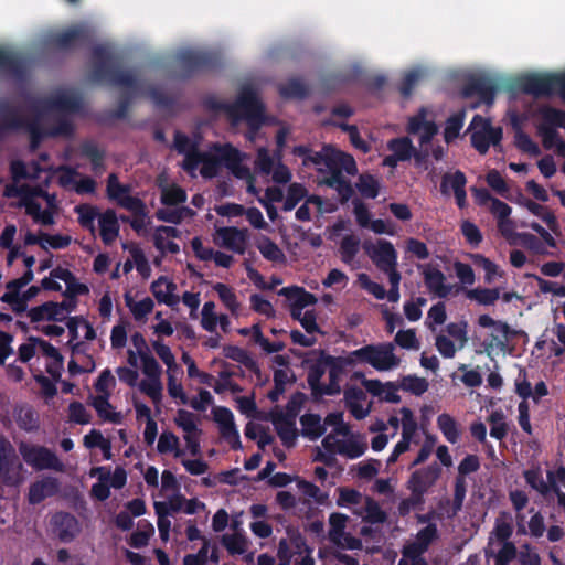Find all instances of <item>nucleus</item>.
Segmentation results:
<instances>
[{
	"label": "nucleus",
	"instance_id": "1",
	"mask_svg": "<svg viewBox=\"0 0 565 565\" xmlns=\"http://www.w3.org/2000/svg\"><path fill=\"white\" fill-rule=\"evenodd\" d=\"M203 105L209 110L224 111L233 122L245 120L254 129H258L264 121L265 107L252 86H244L234 103L207 96Z\"/></svg>",
	"mask_w": 565,
	"mask_h": 565
},
{
	"label": "nucleus",
	"instance_id": "2",
	"mask_svg": "<svg viewBox=\"0 0 565 565\" xmlns=\"http://www.w3.org/2000/svg\"><path fill=\"white\" fill-rule=\"evenodd\" d=\"M93 68L90 79L113 86L126 87L132 92L139 88L136 75L120 67L119 58L105 45H96L92 50Z\"/></svg>",
	"mask_w": 565,
	"mask_h": 565
},
{
	"label": "nucleus",
	"instance_id": "3",
	"mask_svg": "<svg viewBox=\"0 0 565 565\" xmlns=\"http://www.w3.org/2000/svg\"><path fill=\"white\" fill-rule=\"evenodd\" d=\"M518 88L534 97L558 94L565 102V72L561 74H529L519 78Z\"/></svg>",
	"mask_w": 565,
	"mask_h": 565
},
{
	"label": "nucleus",
	"instance_id": "4",
	"mask_svg": "<svg viewBox=\"0 0 565 565\" xmlns=\"http://www.w3.org/2000/svg\"><path fill=\"white\" fill-rule=\"evenodd\" d=\"M468 130H472L470 136L471 146L480 153L486 154L490 146L495 150L501 149V141L503 138V129L498 126L494 127L489 118L481 115H475Z\"/></svg>",
	"mask_w": 565,
	"mask_h": 565
},
{
	"label": "nucleus",
	"instance_id": "5",
	"mask_svg": "<svg viewBox=\"0 0 565 565\" xmlns=\"http://www.w3.org/2000/svg\"><path fill=\"white\" fill-rule=\"evenodd\" d=\"M175 61L183 78L214 71L220 67L221 58L217 53L206 51L183 50L175 55Z\"/></svg>",
	"mask_w": 565,
	"mask_h": 565
},
{
	"label": "nucleus",
	"instance_id": "6",
	"mask_svg": "<svg viewBox=\"0 0 565 565\" xmlns=\"http://www.w3.org/2000/svg\"><path fill=\"white\" fill-rule=\"evenodd\" d=\"M18 450L23 461L35 471L55 470L61 472L64 469V465L56 454L45 446L21 440L18 443Z\"/></svg>",
	"mask_w": 565,
	"mask_h": 565
},
{
	"label": "nucleus",
	"instance_id": "7",
	"mask_svg": "<svg viewBox=\"0 0 565 565\" xmlns=\"http://www.w3.org/2000/svg\"><path fill=\"white\" fill-rule=\"evenodd\" d=\"M23 465L12 444L0 435V487H18L23 481Z\"/></svg>",
	"mask_w": 565,
	"mask_h": 565
},
{
	"label": "nucleus",
	"instance_id": "8",
	"mask_svg": "<svg viewBox=\"0 0 565 565\" xmlns=\"http://www.w3.org/2000/svg\"><path fill=\"white\" fill-rule=\"evenodd\" d=\"M131 186L121 184L116 173H110L107 179L106 192L109 200L116 201L121 207L134 215L146 216V205L139 199L130 195Z\"/></svg>",
	"mask_w": 565,
	"mask_h": 565
},
{
	"label": "nucleus",
	"instance_id": "9",
	"mask_svg": "<svg viewBox=\"0 0 565 565\" xmlns=\"http://www.w3.org/2000/svg\"><path fill=\"white\" fill-rule=\"evenodd\" d=\"M499 86L497 82L484 75L471 76L462 87L461 94L465 98L478 96L479 100L471 105L477 108L481 104L492 106L495 99Z\"/></svg>",
	"mask_w": 565,
	"mask_h": 565
},
{
	"label": "nucleus",
	"instance_id": "10",
	"mask_svg": "<svg viewBox=\"0 0 565 565\" xmlns=\"http://www.w3.org/2000/svg\"><path fill=\"white\" fill-rule=\"evenodd\" d=\"M418 269L423 275L425 287L434 297L445 299L451 295L454 288L456 292L460 290L459 286L447 284L445 274L431 264L419 265Z\"/></svg>",
	"mask_w": 565,
	"mask_h": 565
},
{
	"label": "nucleus",
	"instance_id": "11",
	"mask_svg": "<svg viewBox=\"0 0 565 565\" xmlns=\"http://www.w3.org/2000/svg\"><path fill=\"white\" fill-rule=\"evenodd\" d=\"M89 39V32L84 25H74L61 32L51 34L47 43L61 51H70L82 46Z\"/></svg>",
	"mask_w": 565,
	"mask_h": 565
},
{
	"label": "nucleus",
	"instance_id": "12",
	"mask_svg": "<svg viewBox=\"0 0 565 565\" xmlns=\"http://www.w3.org/2000/svg\"><path fill=\"white\" fill-rule=\"evenodd\" d=\"M309 355H318L316 360L307 358L303 363L308 365L307 382L311 390V394L315 398L322 396V387L324 384L321 383V379L326 374L328 364L324 363V358L330 356L324 350H312Z\"/></svg>",
	"mask_w": 565,
	"mask_h": 565
},
{
	"label": "nucleus",
	"instance_id": "13",
	"mask_svg": "<svg viewBox=\"0 0 565 565\" xmlns=\"http://www.w3.org/2000/svg\"><path fill=\"white\" fill-rule=\"evenodd\" d=\"M443 469L439 463L433 462L426 467L413 471L406 482L408 490H414L425 495L440 478Z\"/></svg>",
	"mask_w": 565,
	"mask_h": 565
},
{
	"label": "nucleus",
	"instance_id": "14",
	"mask_svg": "<svg viewBox=\"0 0 565 565\" xmlns=\"http://www.w3.org/2000/svg\"><path fill=\"white\" fill-rule=\"evenodd\" d=\"M363 247L380 270L396 267L397 253L391 242L386 239H379L376 244L365 242Z\"/></svg>",
	"mask_w": 565,
	"mask_h": 565
},
{
	"label": "nucleus",
	"instance_id": "15",
	"mask_svg": "<svg viewBox=\"0 0 565 565\" xmlns=\"http://www.w3.org/2000/svg\"><path fill=\"white\" fill-rule=\"evenodd\" d=\"M213 415L218 424L221 436L231 444L232 449H241L242 443L232 411L225 406H217L213 409Z\"/></svg>",
	"mask_w": 565,
	"mask_h": 565
},
{
	"label": "nucleus",
	"instance_id": "16",
	"mask_svg": "<svg viewBox=\"0 0 565 565\" xmlns=\"http://www.w3.org/2000/svg\"><path fill=\"white\" fill-rule=\"evenodd\" d=\"M54 533L63 543L72 542L79 533L78 520L68 512H56L51 520Z\"/></svg>",
	"mask_w": 565,
	"mask_h": 565
},
{
	"label": "nucleus",
	"instance_id": "17",
	"mask_svg": "<svg viewBox=\"0 0 565 565\" xmlns=\"http://www.w3.org/2000/svg\"><path fill=\"white\" fill-rule=\"evenodd\" d=\"M324 361L328 364L329 383L322 387V396H334L341 393V376L345 373L350 361L343 360L342 356L333 355L324 358Z\"/></svg>",
	"mask_w": 565,
	"mask_h": 565
},
{
	"label": "nucleus",
	"instance_id": "18",
	"mask_svg": "<svg viewBox=\"0 0 565 565\" xmlns=\"http://www.w3.org/2000/svg\"><path fill=\"white\" fill-rule=\"evenodd\" d=\"M369 364L377 371H388L399 364L392 343L372 344Z\"/></svg>",
	"mask_w": 565,
	"mask_h": 565
},
{
	"label": "nucleus",
	"instance_id": "19",
	"mask_svg": "<svg viewBox=\"0 0 565 565\" xmlns=\"http://www.w3.org/2000/svg\"><path fill=\"white\" fill-rule=\"evenodd\" d=\"M217 235L222 239V246L238 255L246 252L248 233L246 228L226 226L217 230Z\"/></svg>",
	"mask_w": 565,
	"mask_h": 565
},
{
	"label": "nucleus",
	"instance_id": "20",
	"mask_svg": "<svg viewBox=\"0 0 565 565\" xmlns=\"http://www.w3.org/2000/svg\"><path fill=\"white\" fill-rule=\"evenodd\" d=\"M223 166L239 180L252 179L253 174L247 166L242 164L243 153L234 146L226 143L223 149Z\"/></svg>",
	"mask_w": 565,
	"mask_h": 565
},
{
	"label": "nucleus",
	"instance_id": "21",
	"mask_svg": "<svg viewBox=\"0 0 565 565\" xmlns=\"http://www.w3.org/2000/svg\"><path fill=\"white\" fill-rule=\"evenodd\" d=\"M0 136L8 131L21 130L25 125V117L20 109L7 100H0Z\"/></svg>",
	"mask_w": 565,
	"mask_h": 565
},
{
	"label": "nucleus",
	"instance_id": "22",
	"mask_svg": "<svg viewBox=\"0 0 565 565\" xmlns=\"http://www.w3.org/2000/svg\"><path fill=\"white\" fill-rule=\"evenodd\" d=\"M58 492V481L56 478L46 477L34 481L29 487L28 501L35 505L43 502L46 498L54 497Z\"/></svg>",
	"mask_w": 565,
	"mask_h": 565
},
{
	"label": "nucleus",
	"instance_id": "23",
	"mask_svg": "<svg viewBox=\"0 0 565 565\" xmlns=\"http://www.w3.org/2000/svg\"><path fill=\"white\" fill-rule=\"evenodd\" d=\"M150 290L158 302L169 307H173L180 301L179 297L174 295L177 285L164 276H160L157 280L152 281Z\"/></svg>",
	"mask_w": 565,
	"mask_h": 565
},
{
	"label": "nucleus",
	"instance_id": "24",
	"mask_svg": "<svg viewBox=\"0 0 565 565\" xmlns=\"http://www.w3.org/2000/svg\"><path fill=\"white\" fill-rule=\"evenodd\" d=\"M99 234L105 245H110L119 235L120 226L116 212L111 209L106 210L99 215Z\"/></svg>",
	"mask_w": 565,
	"mask_h": 565
},
{
	"label": "nucleus",
	"instance_id": "25",
	"mask_svg": "<svg viewBox=\"0 0 565 565\" xmlns=\"http://www.w3.org/2000/svg\"><path fill=\"white\" fill-rule=\"evenodd\" d=\"M13 417L18 427L26 433L36 431L40 427L38 413L28 404L15 405Z\"/></svg>",
	"mask_w": 565,
	"mask_h": 565
},
{
	"label": "nucleus",
	"instance_id": "26",
	"mask_svg": "<svg viewBox=\"0 0 565 565\" xmlns=\"http://www.w3.org/2000/svg\"><path fill=\"white\" fill-rule=\"evenodd\" d=\"M31 322H40L43 320L62 322L65 320V315H61L57 308V302L46 301L40 306L33 307L28 311Z\"/></svg>",
	"mask_w": 565,
	"mask_h": 565
},
{
	"label": "nucleus",
	"instance_id": "27",
	"mask_svg": "<svg viewBox=\"0 0 565 565\" xmlns=\"http://www.w3.org/2000/svg\"><path fill=\"white\" fill-rule=\"evenodd\" d=\"M81 156L89 159L92 163V171L95 174H100L105 170L106 153L94 141L87 140L79 146Z\"/></svg>",
	"mask_w": 565,
	"mask_h": 565
},
{
	"label": "nucleus",
	"instance_id": "28",
	"mask_svg": "<svg viewBox=\"0 0 565 565\" xmlns=\"http://www.w3.org/2000/svg\"><path fill=\"white\" fill-rule=\"evenodd\" d=\"M277 435L279 436L282 445L287 448H291L296 445L298 430L296 427V420L279 419L275 416H269Z\"/></svg>",
	"mask_w": 565,
	"mask_h": 565
},
{
	"label": "nucleus",
	"instance_id": "29",
	"mask_svg": "<svg viewBox=\"0 0 565 565\" xmlns=\"http://www.w3.org/2000/svg\"><path fill=\"white\" fill-rule=\"evenodd\" d=\"M301 435L316 440L321 437L326 431V426L321 423L319 414L307 413L300 417Z\"/></svg>",
	"mask_w": 565,
	"mask_h": 565
},
{
	"label": "nucleus",
	"instance_id": "30",
	"mask_svg": "<svg viewBox=\"0 0 565 565\" xmlns=\"http://www.w3.org/2000/svg\"><path fill=\"white\" fill-rule=\"evenodd\" d=\"M110 394H99L92 397L90 405L97 412V415L106 422L118 424L121 420V415L113 411V406L109 403Z\"/></svg>",
	"mask_w": 565,
	"mask_h": 565
},
{
	"label": "nucleus",
	"instance_id": "31",
	"mask_svg": "<svg viewBox=\"0 0 565 565\" xmlns=\"http://www.w3.org/2000/svg\"><path fill=\"white\" fill-rule=\"evenodd\" d=\"M223 354L225 358L231 359L235 362L244 365L248 371L259 373V366L257 362L250 356V354L237 345L227 344L223 348Z\"/></svg>",
	"mask_w": 565,
	"mask_h": 565
},
{
	"label": "nucleus",
	"instance_id": "32",
	"mask_svg": "<svg viewBox=\"0 0 565 565\" xmlns=\"http://www.w3.org/2000/svg\"><path fill=\"white\" fill-rule=\"evenodd\" d=\"M306 401L307 395L298 391L290 396L286 405V412H281L278 409L271 411L269 413V416H275L278 417L279 419L296 420Z\"/></svg>",
	"mask_w": 565,
	"mask_h": 565
},
{
	"label": "nucleus",
	"instance_id": "33",
	"mask_svg": "<svg viewBox=\"0 0 565 565\" xmlns=\"http://www.w3.org/2000/svg\"><path fill=\"white\" fill-rule=\"evenodd\" d=\"M223 149L224 145L215 147L216 154L204 152L200 170L203 178L212 179L217 175L221 166H223Z\"/></svg>",
	"mask_w": 565,
	"mask_h": 565
},
{
	"label": "nucleus",
	"instance_id": "34",
	"mask_svg": "<svg viewBox=\"0 0 565 565\" xmlns=\"http://www.w3.org/2000/svg\"><path fill=\"white\" fill-rule=\"evenodd\" d=\"M279 295L285 296L288 300L294 301L298 307H309L317 303V298L313 294L307 291L303 287L290 286L280 289Z\"/></svg>",
	"mask_w": 565,
	"mask_h": 565
},
{
	"label": "nucleus",
	"instance_id": "35",
	"mask_svg": "<svg viewBox=\"0 0 565 565\" xmlns=\"http://www.w3.org/2000/svg\"><path fill=\"white\" fill-rule=\"evenodd\" d=\"M22 129L29 132L30 137V148L35 150L40 147L41 142L50 137L49 129L44 128L41 124L40 116H34L31 119H25V125H23Z\"/></svg>",
	"mask_w": 565,
	"mask_h": 565
},
{
	"label": "nucleus",
	"instance_id": "36",
	"mask_svg": "<svg viewBox=\"0 0 565 565\" xmlns=\"http://www.w3.org/2000/svg\"><path fill=\"white\" fill-rule=\"evenodd\" d=\"M74 212L78 215V224L81 225L82 228L90 232V234H95L96 232V226H95V218L99 215L100 213L98 212V209L97 206H94V205H90V204H87V203H83V204H78L74 207Z\"/></svg>",
	"mask_w": 565,
	"mask_h": 565
},
{
	"label": "nucleus",
	"instance_id": "37",
	"mask_svg": "<svg viewBox=\"0 0 565 565\" xmlns=\"http://www.w3.org/2000/svg\"><path fill=\"white\" fill-rule=\"evenodd\" d=\"M437 426L447 441L456 444L460 439L461 430L452 416L443 413L437 417Z\"/></svg>",
	"mask_w": 565,
	"mask_h": 565
},
{
	"label": "nucleus",
	"instance_id": "38",
	"mask_svg": "<svg viewBox=\"0 0 565 565\" xmlns=\"http://www.w3.org/2000/svg\"><path fill=\"white\" fill-rule=\"evenodd\" d=\"M0 71L21 76L24 72V62L18 54L0 49Z\"/></svg>",
	"mask_w": 565,
	"mask_h": 565
},
{
	"label": "nucleus",
	"instance_id": "39",
	"mask_svg": "<svg viewBox=\"0 0 565 565\" xmlns=\"http://www.w3.org/2000/svg\"><path fill=\"white\" fill-rule=\"evenodd\" d=\"M525 206L533 215L540 217L547 225L551 232L556 235L559 234L558 221L554 213L548 211L546 206H543L532 200H527Z\"/></svg>",
	"mask_w": 565,
	"mask_h": 565
},
{
	"label": "nucleus",
	"instance_id": "40",
	"mask_svg": "<svg viewBox=\"0 0 565 565\" xmlns=\"http://www.w3.org/2000/svg\"><path fill=\"white\" fill-rule=\"evenodd\" d=\"M256 247L263 257L269 262L281 263L286 259L284 252L268 236L263 235L256 242Z\"/></svg>",
	"mask_w": 565,
	"mask_h": 565
},
{
	"label": "nucleus",
	"instance_id": "41",
	"mask_svg": "<svg viewBox=\"0 0 565 565\" xmlns=\"http://www.w3.org/2000/svg\"><path fill=\"white\" fill-rule=\"evenodd\" d=\"M46 108L52 110L75 113L81 108V100L74 95L58 94L46 102Z\"/></svg>",
	"mask_w": 565,
	"mask_h": 565
},
{
	"label": "nucleus",
	"instance_id": "42",
	"mask_svg": "<svg viewBox=\"0 0 565 565\" xmlns=\"http://www.w3.org/2000/svg\"><path fill=\"white\" fill-rule=\"evenodd\" d=\"M348 521H349V516L343 513L333 512L330 514V516H329V525H330L329 540L334 545H341L342 536L345 535V527H347Z\"/></svg>",
	"mask_w": 565,
	"mask_h": 565
},
{
	"label": "nucleus",
	"instance_id": "43",
	"mask_svg": "<svg viewBox=\"0 0 565 565\" xmlns=\"http://www.w3.org/2000/svg\"><path fill=\"white\" fill-rule=\"evenodd\" d=\"M478 324L480 327H482V328H491V327H493L498 332L502 333L504 340H499L497 337H493V339L497 341V345L501 350H503L505 348L507 341L509 339V335L514 333L507 322L495 321L489 315H481L478 318Z\"/></svg>",
	"mask_w": 565,
	"mask_h": 565
},
{
	"label": "nucleus",
	"instance_id": "44",
	"mask_svg": "<svg viewBox=\"0 0 565 565\" xmlns=\"http://www.w3.org/2000/svg\"><path fill=\"white\" fill-rule=\"evenodd\" d=\"M387 149L392 151L402 162L408 161L414 154V145L408 137H398L387 142Z\"/></svg>",
	"mask_w": 565,
	"mask_h": 565
},
{
	"label": "nucleus",
	"instance_id": "45",
	"mask_svg": "<svg viewBox=\"0 0 565 565\" xmlns=\"http://www.w3.org/2000/svg\"><path fill=\"white\" fill-rule=\"evenodd\" d=\"M124 298L126 306L130 309L136 320L143 319L153 310L154 303L150 297H146L142 300L136 302L134 301L131 295L129 292H126Z\"/></svg>",
	"mask_w": 565,
	"mask_h": 565
},
{
	"label": "nucleus",
	"instance_id": "46",
	"mask_svg": "<svg viewBox=\"0 0 565 565\" xmlns=\"http://www.w3.org/2000/svg\"><path fill=\"white\" fill-rule=\"evenodd\" d=\"M467 178L465 173L460 170L455 171L454 173H445L441 178L440 183V192L444 195H449L450 190H452L454 193L456 191H459L463 188H466Z\"/></svg>",
	"mask_w": 565,
	"mask_h": 565
},
{
	"label": "nucleus",
	"instance_id": "47",
	"mask_svg": "<svg viewBox=\"0 0 565 565\" xmlns=\"http://www.w3.org/2000/svg\"><path fill=\"white\" fill-rule=\"evenodd\" d=\"M542 125L552 129H565V110L557 109L551 106H544L540 109Z\"/></svg>",
	"mask_w": 565,
	"mask_h": 565
},
{
	"label": "nucleus",
	"instance_id": "48",
	"mask_svg": "<svg viewBox=\"0 0 565 565\" xmlns=\"http://www.w3.org/2000/svg\"><path fill=\"white\" fill-rule=\"evenodd\" d=\"M331 156L333 159V163L330 168H335L341 173H342V171H344L349 175H354L358 173V167H356L355 160L351 154L345 153L340 150H337L334 148L333 154H331Z\"/></svg>",
	"mask_w": 565,
	"mask_h": 565
},
{
	"label": "nucleus",
	"instance_id": "49",
	"mask_svg": "<svg viewBox=\"0 0 565 565\" xmlns=\"http://www.w3.org/2000/svg\"><path fill=\"white\" fill-rule=\"evenodd\" d=\"M279 93L285 98L303 99L309 96V88L302 81L294 78L281 85Z\"/></svg>",
	"mask_w": 565,
	"mask_h": 565
},
{
	"label": "nucleus",
	"instance_id": "50",
	"mask_svg": "<svg viewBox=\"0 0 565 565\" xmlns=\"http://www.w3.org/2000/svg\"><path fill=\"white\" fill-rule=\"evenodd\" d=\"M213 289L217 292L222 303L232 312L236 313L239 309V302L234 289L223 282H216Z\"/></svg>",
	"mask_w": 565,
	"mask_h": 565
},
{
	"label": "nucleus",
	"instance_id": "51",
	"mask_svg": "<svg viewBox=\"0 0 565 565\" xmlns=\"http://www.w3.org/2000/svg\"><path fill=\"white\" fill-rule=\"evenodd\" d=\"M466 296L480 305L491 306L500 298V290L498 288H475L467 290Z\"/></svg>",
	"mask_w": 565,
	"mask_h": 565
},
{
	"label": "nucleus",
	"instance_id": "52",
	"mask_svg": "<svg viewBox=\"0 0 565 565\" xmlns=\"http://www.w3.org/2000/svg\"><path fill=\"white\" fill-rule=\"evenodd\" d=\"M513 534V525L511 523V518L509 514L502 513L499 518L495 519L493 531L491 535L495 536V539L501 542H510L509 539ZM492 536H490V540Z\"/></svg>",
	"mask_w": 565,
	"mask_h": 565
},
{
	"label": "nucleus",
	"instance_id": "53",
	"mask_svg": "<svg viewBox=\"0 0 565 565\" xmlns=\"http://www.w3.org/2000/svg\"><path fill=\"white\" fill-rule=\"evenodd\" d=\"M463 111L456 113L446 120V126L444 129V139L447 143L452 142L455 139L459 137L460 130L463 126Z\"/></svg>",
	"mask_w": 565,
	"mask_h": 565
},
{
	"label": "nucleus",
	"instance_id": "54",
	"mask_svg": "<svg viewBox=\"0 0 565 565\" xmlns=\"http://www.w3.org/2000/svg\"><path fill=\"white\" fill-rule=\"evenodd\" d=\"M523 476H524L526 483L532 489L540 492L542 495H546L550 491H552V487H551L550 482L544 481L540 468L525 470Z\"/></svg>",
	"mask_w": 565,
	"mask_h": 565
},
{
	"label": "nucleus",
	"instance_id": "55",
	"mask_svg": "<svg viewBox=\"0 0 565 565\" xmlns=\"http://www.w3.org/2000/svg\"><path fill=\"white\" fill-rule=\"evenodd\" d=\"M355 186L361 195L367 199H375L380 192V183L371 174H361Z\"/></svg>",
	"mask_w": 565,
	"mask_h": 565
},
{
	"label": "nucleus",
	"instance_id": "56",
	"mask_svg": "<svg viewBox=\"0 0 565 565\" xmlns=\"http://www.w3.org/2000/svg\"><path fill=\"white\" fill-rule=\"evenodd\" d=\"M504 414L502 411H494L488 417L490 424V436L502 440L508 435V425L504 422Z\"/></svg>",
	"mask_w": 565,
	"mask_h": 565
},
{
	"label": "nucleus",
	"instance_id": "57",
	"mask_svg": "<svg viewBox=\"0 0 565 565\" xmlns=\"http://www.w3.org/2000/svg\"><path fill=\"white\" fill-rule=\"evenodd\" d=\"M222 544L230 554L242 555L246 552L248 542L243 534L234 533L231 535H224L222 537Z\"/></svg>",
	"mask_w": 565,
	"mask_h": 565
},
{
	"label": "nucleus",
	"instance_id": "58",
	"mask_svg": "<svg viewBox=\"0 0 565 565\" xmlns=\"http://www.w3.org/2000/svg\"><path fill=\"white\" fill-rule=\"evenodd\" d=\"M386 518L387 515L382 510L379 502L367 497L365 500V515L363 516V521L371 524H379L384 523Z\"/></svg>",
	"mask_w": 565,
	"mask_h": 565
},
{
	"label": "nucleus",
	"instance_id": "59",
	"mask_svg": "<svg viewBox=\"0 0 565 565\" xmlns=\"http://www.w3.org/2000/svg\"><path fill=\"white\" fill-rule=\"evenodd\" d=\"M308 191L306 186L301 183H291L288 186L287 196L284 203V210L285 211H291L294 210L297 204L307 196Z\"/></svg>",
	"mask_w": 565,
	"mask_h": 565
},
{
	"label": "nucleus",
	"instance_id": "60",
	"mask_svg": "<svg viewBox=\"0 0 565 565\" xmlns=\"http://www.w3.org/2000/svg\"><path fill=\"white\" fill-rule=\"evenodd\" d=\"M365 450L366 444L354 439L342 440L339 443V447L337 448L338 454L345 456L349 459L361 457Z\"/></svg>",
	"mask_w": 565,
	"mask_h": 565
},
{
	"label": "nucleus",
	"instance_id": "61",
	"mask_svg": "<svg viewBox=\"0 0 565 565\" xmlns=\"http://www.w3.org/2000/svg\"><path fill=\"white\" fill-rule=\"evenodd\" d=\"M402 439L409 443L417 430V422L411 408L402 407Z\"/></svg>",
	"mask_w": 565,
	"mask_h": 565
},
{
	"label": "nucleus",
	"instance_id": "62",
	"mask_svg": "<svg viewBox=\"0 0 565 565\" xmlns=\"http://www.w3.org/2000/svg\"><path fill=\"white\" fill-rule=\"evenodd\" d=\"M401 387L406 392L420 396L428 390V382L424 377L407 375L403 377Z\"/></svg>",
	"mask_w": 565,
	"mask_h": 565
},
{
	"label": "nucleus",
	"instance_id": "63",
	"mask_svg": "<svg viewBox=\"0 0 565 565\" xmlns=\"http://www.w3.org/2000/svg\"><path fill=\"white\" fill-rule=\"evenodd\" d=\"M409 491H411V495L406 499L401 500V502L398 503L397 510H398V514L401 516L408 515L411 513V511L414 509H422V507L425 503V498H424L425 495H423L414 490H409Z\"/></svg>",
	"mask_w": 565,
	"mask_h": 565
},
{
	"label": "nucleus",
	"instance_id": "64",
	"mask_svg": "<svg viewBox=\"0 0 565 565\" xmlns=\"http://www.w3.org/2000/svg\"><path fill=\"white\" fill-rule=\"evenodd\" d=\"M360 239L353 235H347L340 244L341 258L344 263H351L359 252Z\"/></svg>",
	"mask_w": 565,
	"mask_h": 565
}]
</instances>
